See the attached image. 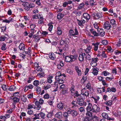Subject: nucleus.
<instances>
[{
  "label": "nucleus",
  "mask_w": 121,
  "mask_h": 121,
  "mask_svg": "<svg viewBox=\"0 0 121 121\" xmlns=\"http://www.w3.org/2000/svg\"><path fill=\"white\" fill-rule=\"evenodd\" d=\"M22 5L25 7L24 9L27 11H29L30 9L35 7V5L32 3H29L28 2L23 3Z\"/></svg>",
  "instance_id": "f257e3e1"
},
{
  "label": "nucleus",
  "mask_w": 121,
  "mask_h": 121,
  "mask_svg": "<svg viewBox=\"0 0 121 121\" xmlns=\"http://www.w3.org/2000/svg\"><path fill=\"white\" fill-rule=\"evenodd\" d=\"M69 111L68 112L69 114H71L73 118L76 117L78 114V112L76 110L69 109Z\"/></svg>",
  "instance_id": "f03ea898"
},
{
  "label": "nucleus",
  "mask_w": 121,
  "mask_h": 121,
  "mask_svg": "<svg viewBox=\"0 0 121 121\" xmlns=\"http://www.w3.org/2000/svg\"><path fill=\"white\" fill-rule=\"evenodd\" d=\"M92 16L94 19L97 20L103 17L102 13H94L93 14Z\"/></svg>",
  "instance_id": "7ed1b4c3"
},
{
  "label": "nucleus",
  "mask_w": 121,
  "mask_h": 121,
  "mask_svg": "<svg viewBox=\"0 0 121 121\" xmlns=\"http://www.w3.org/2000/svg\"><path fill=\"white\" fill-rule=\"evenodd\" d=\"M81 91V94L83 96L84 98H85V97L87 98L89 96V92L88 91H85V88H84Z\"/></svg>",
  "instance_id": "20e7f679"
},
{
  "label": "nucleus",
  "mask_w": 121,
  "mask_h": 121,
  "mask_svg": "<svg viewBox=\"0 0 121 121\" xmlns=\"http://www.w3.org/2000/svg\"><path fill=\"white\" fill-rule=\"evenodd\" d=\"M99 110V108L96 104H94L92 107V112H93L97 113Z\"/></svg>",
  "instance_id": "39448f33"
},
{
  "label": "nucleus",
  "mask_w": 121,
  "mask_h": 121,
  "mask_svg": "<svg viewBox=\"0 0 121 121\" xmlns=\"http://www.w3.org/2000/svg\"><path fill=\"white\" fill-rule=\"evenodd\" d=\"M98 59L97 57L92 58V61L90 63L91 65L93 67L96 66L97 65V62Z\"/></svg>",
  "instance_id": "423d86ee"
},
{
  "label": "nucleus",
  "mask_w": 121,
  "mask_h": 121,
  "mask_svg": "<svg viewBox=\"0 0 121 121\" xmlns=\"http://www.w3.org/2000/svg\"><path fill=\"white\" fill-rule=\"evenodd\" d=\"M103 27L105 29L110 30L111 27V25L108 21H106L104 23Z\"/></svg>",
  "instance_id": "0eeeda50"
},
{
  "label": "nucleus",
  "mask_w": 121,
  "mask_h": 121,
  "mask_svg": "<svg viewBox=\"0 0 121 121\" xmlns=\"http://www.w3.org/2000/svg\"><path fill=\"white\" fill-rule=\"evenodd\" d=\"M101 115L103 117V118L107 119V120H108L110 121V120H112L113 121L114 120L113 118H111L110 117H109L108 114L107 113L103 112L102 113Z\"/></svg>",
  "instance_id": "6e6552de"
},
{
  "label": "nucleus",
  "mask_w": 121,
  "mask_h": 121,
  "mask_svg": "<svg viewBox=\"0 0 121 121\" xmlns=\"http://www.w3.org/2000/svg\"><path fill=\"white\" fill-rule=\"evenodd\" d=\"M84 57L86 58V54L85 53L81 52L79 55L78 59L81 62L83 61L84 60Z\"/></svg>",
  "instance_id": "1a4fd4ad"
},
{
  "label": "nucleus",
  "mask_w": 121,
  "mask_h": 121,
  "mask_svg": "<svg viewBox=\"0 0 121 121\" xmlns=\"http://www.w3.org/2000/svg\"><path fill=\"white\" fill-rule=\"evenodd\" d=\"M73 54L69 56L71 62H73L74 61L77 60V58L78 57V56L76 53H73Z\"/></svg>",
  "instance_id": "9d476101"
},
{
  "label": "nucleus",
  "mask_w": 121,
  "mask_h": 121,
  "mask_svg": "<svg viewBox=\"0 0 121 121\" xmlns=\"http://www.w3.org/2000/svg\"><path fill=\"white\" fill-rule=\"evenodd\" d=\"M75 69L78 76H80L82 75L81 69L78 66H76L75 67Z\"/></svg>",
  "instance_id": "9b49d317"
},
{
  "label": "nucleus",
  "mask_w": 121,
  "mask_h": 121,
  "mask_svg": "<svg viewBox=\"0 0 121 121\" xmlns=\"http://www.w3.org/2000/svg\"><path fill=\"white\" fill-rule=\"evenodd\" d=\"M116 22L114 19L111 20L110 21V24L111 25V27L115 29L117 28V24L116 23Z\"/></svg>",
  "instance_id": "f8f14e48"
},
{
  "label": "nucleus",
  "mask_w": 121,
  "mask_h": 121,
  "mask_svg": "<svg viewBox=\"0 0 121 121\" xmlns=\"http://www.w3.org/2000/svg\"><path fill=\"white\" fill-rule=\"evenodd\" d=\"M58 108L60 110L63 109L64 107V104L61 102H60L57 104V105Z\"/></svg>",
  "instance_id": "ddd939ff"
},
{
  "label": "nucleus",
  "mask_w": 121,
  "mask_h": 121,
  "mask_svg": "<svg viewBox=\"0 0 121 121\" xmlns=\"http://www.w3.org/2000/svg\"><path fill=\"white\" fill-rule=\"evenodd\" d=\"M62 114L61 112H57L55 115V117L59 119H61L62 118Z\"/></svg>",
  "instance_id": "4468645a"
},
{
  "label": "nucleus",
  "mask_w": 121,
  "mask_h": 121,
  "mask_svg": "<svg viewBox=\"0 0 121 121\" xmlns=\"http://www.w3.org/2000/svg\"><path fill=\"white\" fill-rule=\"evenodd\" d=\"M90 31L95 36L97 37L99 36V34L96 31L93 29H91L90 30Z\"/></svg>",
  "instance_id": "2eb2a0df"
},
{
  "label": "nucleus",
  "mask_w": 121,
  "mask_h": 121,
  "mask_svg": "<svg viewBox=\"0 0 121 121\" xmlns=\"http://www.w3.org/2000/svg\"><path fill=\"white\" fill-rule=\"evenodd\" d=\"M99 44V43L98 42H97L95 43H92V45L94 46V50L95 51H97V50Z\"/></svg>",
  "instance_id": "dca6fc26"
},
{
  "label": "nucleus",
  "mask_w": 121,
  "mask_h": 121,
  "mask_svg": "<svg viewBox=\"0 0 121 121\" xmlns=\"http://www.w3.org/2000/svg\"><path fill=\"white\" fill-rule=\"evenodd\" d=\"M77 20L78 22V24L79 26H83V24L85 23L86 22V21L84 19L80 20L77 18Z\"/></svg>",
  "instance_id": "f3484780"
},
{
  "label": "nucleus",
  "mask_w": 121,
  "mask_h": 121,
  "mask_svg": "<svg viewBox=\"0 0 121 121\" xmlns=\"http://www.w3.org/2000/svg\"><path fill=\"white\" fill-rule=\"evenodd\" d=\"M84 17L87 20H89L91 18V16L87 13H85L83 14Z\"/></svg>",
  "instance_id": "a211bd4d"
},
{
  "label": "nucleus",
  "mask_w": 121,
  "mask_h": 121,
  "mask_svg": "<svg viewBox=\"0 0 121 121\" xmlns=\"http://www.w3.org/2000/svg\"><path fill=\"white\" fill-rule=\"evenodd\" d=\"M49 55V58L52 60H54L56 58V56L53 53H50Z\"/></svg>",
  "instance_id": "6ab92c4d"
},
{
  "label": "nucleus",
  "mask_w": 121,
  "mask_h": 121,
  "mask_svg": "<svg viewBox=\"0 0 121 121\" xmlns=\"http://www.w3.org/2000/svg\"><path fill=\"white\" fill-rule=\"evenodd\" d=\"M53 115V112H50L47 114L46 117L49 120H50L52 118V117Z\"/></svg>",
  "instance_id": "aec40b11"
},
{
  "label": "nucleus",
  "mask_w": 121,
  "mask_h": 121,
  "mask_svg": "<svg viewBox=\"0 0 121 121\" xmlns=\"http://www.w3.org/2000/svg\"><path fill=\"white\" fill-rule=\"evenodd\" d=\"M92 104L90 103L88 104V106L86 108V110L87 112L92 111Z\"/></svg>",
  "instance_id": "412c9836"
},
{
  "label": "nucleus",
  "mask_w": 121,
  "mask_h": 121,
  "mask_svg": "<svg viewBox=\"0 0 121 121\" xmlns=\"http://www.w3.org/2000/svg\"><path fill=\"white\" fill-rule=\"evenodd\" d=\"M64 14L61 13H58L57 16V18L59 20H60L63 17Z\"/></svg>",
  "instance_id": "4be33fe9"
},
{
  "label": "nucleus",
  "mask_w": 121,
  "mask_h": 121,
  "mask_svg": "<svg viewBox=\"0 0 121 121\" xmlns=\"http://www.w3.org/2000/svg\"><path fill=\"white\" fill-rule=\"evenodd\" d=\"M93 71L92 73H93L95 75H97L98 73L99 70L97 68H93L92 69Z\"/></svg>",
  "instance_id": "5701e85b"
},
{
  "label": "nucleus",
  "mask_w": 121,
  "mask_h": 121,
  "mask_svg": "<svg viewBox=\"0 0 121 121\" xmlns=\"http://www.w3.org/2000/svg\"><path fill=\"white\" fill-rule=\"evenodd\" d=\"M30 31L31 33H28L29 34L28 36L30 38H31L32 36L33 37V35L35 32H36V30H30Z\"/></svg>",
  "instance_id": "b1692460"
},
{
  "label": "nucleus",
  "mask_w": 121,
  "mask_h": 121,
  "mask_svg": "<svg viewBox=\"0 0 121 121\" xmlns=\"http://www.w3.org/2000/svg\"><path fill=\"white\" fill-rule=\"evenodd\" d=\"M38 19H39L38 22L39 24H40L43 23V17L40 14Z\"/></svg>",
  "instance_id": "393cba45"
},
{
  "label": "nucleus",
  "mask_w": 121,
  "mask_h": 121,
  "mask_svg": "<svg viewBox=\"0 0 121 121\" xmlns=\"http://www.w3.org/2000/svg\"><path fill=\"white\" fill-rule=\"evenodd\" d=\"M57 30L56 32L58 35H60L62 34V31L60 28L57 27Z\"/></svg>",
  "instance_id": "a878e982"
},
{
  "label": "nucleus",
  "mask_w": 121,
  "mask_h": 121,
  "mask_svg": "<svg viewBox=\"0 0 121 121\" xmlns=\"http://www.w3.org/2000/svg\"><path fill=\"white\" fill-rule=\"evenodd\" d=\"M20 99V98H17V97H13L12 99L13 101V103H18Z\"/></svg>",
  "instance_id": "bb28decb"
},
{
  "label": "nucleus",
  "mask_w": 121,
  "mask_h": 121,
  "mask_svg": "<svg viewBox=\"0 0 121 121\" xmlns=\"http://www.w3.org/2000/svg\"><path fill=\"white\" fill-rule=\"evenodd\" d=\"M37 75L40 78H43L45 76L44 73L42 71L40 72L39 73H38Z\"/></svg>",
  "instance_id": "cd10ccee"
},
{
  "label": "nucleus",
  "mask_w": 121,
  "mask_h": 121,
  "mask_svg": "<svg viewBox=\"0 0 121 121\" xmlns=\"http://www.w3.org/2000/svg\"><path fill=\"white\" fill-rule=\"evenodd\" d=\"M52 85L50 83H48L46 86L45 85L44 86V89L45 90H47L49 88H50L52 86Z\"/></svg>",
  "instance_id": "c85d7f7f"
},
{
  "label": "nucleus",
  "mask_w": 121,
  "mask_h": 121,
  "mask_svg": "<svg viewBox=\"0 0 121 121\" xmlns=\"http://www.w3.org/2000/svg\"><path fill=\"white\" fill-rule=\"evenodd\" d=\"M78 104L80 106H82L83 105V104L84 103V100L83 99H80V98H79V99L78 100Z\"/></svg>",
  "instance_id": "c756f323"
},
{
  "label": "nucleus",
  "mask_w": 121,
  "mask_h": 121,
  "mask_svg": "<svg viewBox=\"0 0 121 121\" xmlns=\"http://www.w3.org/2000/svg\"><path fill=\"white\" fill-rule=\"evenodd\" d=\"M65 60L66 62H71V60L69 56H66L65 58Z\"/></svg>",
  "instance_id": "7c9ffc66"
},
{
  "label": "nucleus",
  "mask_w": 121,
  "mask_h": 121,
  "mask_svg": "<svg viewBox=\"0 0 121 121\" xmlns=\"http://www.w3.org/2000/svg\"><path fill=\"white\" fill-rule=\"evenodd\" d=\"M25 48L24 44L22 43H20L19 46V48L21 50H23Z\"/></svg>",
  "instance_id": "2f4dec72"
},
{
  "label": "nucleus",
  "mask_w": 121,
  "mask_h": 121,
  "mask_svg": "<svg viewBox=\"0 0 121 121\" xmlns=\"http://www.w3.org/2000/svg\"><path fill=\"white\" fill-rule=\"evenodd\" d=\"M33 108L34 109L36 108V107L33 105L29 104L27 105V109H31Z\"/></svg>",
  "instance_id": "473e14b6"
},
{
  "label": "nucleus",
  "mask_w": 121,
  "mask_h": 121,
  "mask_svg": "<svg viewBox=\"0 0 121 121\" xmlns=\"http://www.w3.org/2000/svg\"><path fill=\"white\" fill-rule=\"evenodd\" d=\"M21 95L19 94V92H16L13 94V97H17L20 98Z\"/></svg>",
  "instance_id": "72a5a7b5"
},
{
  "label": "nucleus",
  "mask_w": 121,
  "mask_h": 121,
  "mask_svg": "<svg viewBox=\"0 0 121 121\" xmlns=\"http://www.w3.org/2000/svg\"><path fill=\"white\" fill-rule=\"evenodd\" d=\"M53 23L52 22H50L48 24V25L49 26L48 30L50 32L52 31L53 29V25H52Z\"/></svg>",
  "instance_id": "f704fd0d"
},
{
  "label": "nucleus",
  "mask_w": 121,
  "mask_h": 121,
  "mask_svg": "<svg viewBox=\"0 0 121 121\" xmlns=\"http://www.w3.org/2000/svg\"><path fill=\"white\" fill-rule=\"evenodd\" d=\"M68 91V89L67 88H66L61 90V93L62 94L65 95L67 93Z\"/></svg>",
  "instance_id": "c9c22d12"
},
{
  "label": "nucleus",
  "mask_w": 121,
  "mask_h": 121,
  "mask_svg": "<svg viewBox=\"0 0 121 121\" xmlns=\"http://www.w3.org/2000/svg\"><path fill=\"white\" fill-rule=\"evenodd\" d=\"M41 31L39 30L37 33L34 35L33 36V38H35L37 37H39L40 36V35H39V34H41Z\"/></svg>",
  "instance_id": "e433bc0d"
},
{
  "label": "nucleus",
  "mask_w": 121,
  "mask_h": 121,
  "mask_svg": "<svg viewBox=\"0 0 121 121\" xmlns=\"http://www.w3.org/2000/svg\"><path fill=\"white\" fill-rule=\"evenodd\" d=\"M75 86L74 85H72L70 88V91H71V94L74 92L75 91Z\"/></svg>",
  "instance_id": "4c0bfd02"
},
{
  "label": "nucleus",
  "mask_w": 121,
  "mask_h": 121,
  "mask_svg": "<svg viewBox=\"0 0 121 121\" xmlns=\"http://www.w3.org/2000/svg\"><path fill=\"white\" fill-rule=\"evenodd\" d=\"M41 88L39 86H37L36 88V91L38 94H39L41 92Z\"/></svg>",
  "instance_id": "58836bf2"
},
{
  "label": "nucleus",
  "mask_w": 121,
  "mask_h": 121,
  "mask_svg": "<svg viewBox=\"0 0 121 121\" xmlns=\"http://www.w3.org/2000/svg\"><path fill=\"white\" fill-rule=\"evenodd\" d=\"M112 101L111 100H110L107 101L105 102L106 104L108 106H110L112 104Z\"/></svg>",
  "instance_id": "ea45409f"
},
{
  "label": "nucleus",
  "mask_w": 121,
  "mask_h": 121,
  "mask_svg": "<svg viewBox=\"0 0 121 121\" xmlns=\"http://www.w3.org/2000/svg\"><path fill=\"white\" fill-rule=\"evenodd\" d=\"M33 84L34 86H35L37 87L39 85V82L38 80H35L33 82Z\"/></svg>",
  "instance_id": "a19ab883"
},
{
  "label": "nucleus",
  "mask_w": 121,
  "mask_h": 121,
  "mask_svg": "<svg viewBox=\"0 0 121 121\" xmlns=\"http://www.w3.org/2000/svg\"><path fill=\"white\" fill-rule=\"evenodd\" d=\"M68 111H69V109L68 110L67 112H65L63 113V116L64 117L66 118H67L68 117V116H69V113L68 112Z\"/></svg>",
  "instance_id": "79ce46f5"
},
{
  "label": "nucleus",
  "mask_w": 121,
  "mask_h": 121,
  "mask_svg": "<svg viewBox=\"0 0 121 121\" xmlns=\"http://www.w3.org/2000/svg\"><path fill=\"white\" fill-rule=\"evenodd\" d=\"M2 88L4 91H6L9 88L5 84L3 85L2 86Z\"/></svg>",
  "instance_id": "37998d69"
},
{
  "label": "nucleus",
  "mask_w": 121,
  "mask_h": 121,
  "mask_svg": "<svg viewBox=\"0 0 121 121\" xmlns=\"http://www.w3.org/2000/svg\"><path fill=\"white\" fill-rule=\"evenodd\" d=\"M86 87L87 88V89H89L90 91L92 89V87L91 86V84L90 82H89L86 84Z\"/></svg>",
  "instance_id": "c03bdc74"
},
{
  "label": "nucleus",
  "mask_w": 121,
  "mask_h": 121,
  "mask_svg": "<svg viewBox=\"0 0 121 121\" xmlns=\"http://www.w3.org/2000/svg\"><path fill=\"white\" fill-rule=\"evenodd\" d=\"M34 116H35V117L32 118V119H33L34 120H35L37 119H40V117L39 114H35L34 115Z\"/></svg>",
  "instance_id": "a18cd8bd"
},
{
  "label": "nucleus",
  "mask_w": 121,
  "mask_h": 121,
  "mask_svg": "<svg viewBox=\"0 0 121 121\" xmlns=\"http://www.w3.org/2000/svg\"><path fill=\"white\" fill-rule=\"evenodd\" d=\"M6 45L4 43H3V44L2 45L1 49L2 50L5 51L7 49L6 47Z\"/></svg>",
  "instance_id": "49530a36"
},
{
  "label": "nucleus",
  "mask_w": 121,
  "mask_h": 121,
  "mask_svg": "<svg viewBox=\"0 0 121 121\" xmlns=\"http://www.w3.org/2000/svg\"><path fill=\"white\" fill-rule=\"evenodd\" d=\"M16 89L15 86L14 85L11 86L9 89V90L11 91H13L15 90Z\"/></svg>",
  "instance_id": "de8ad7c7"
},
{
  "label": "nucleus",
  "mask_w": 121,
  "mask_h": 121,
  "mask_svg": "<svg viewBox=\"0 0 121 121\" xmlns=\"http://www.w3.org/2000/svg\"><path fill=\"white\" fill-rule=\"evenodd\" d=\"M72 95H74L76 97H78L80 95L79 94V93L77 91H75L72 94Z\"/></svg>",
  "instance_id": "09e8293b"
},
{
  "label": "nucleus",
  "mask_w": 121,
  "mask_h": 121,
  "mask_svg": "<svg viewBox=\"0 0 121 121\" xmlns=\"http://www.w3.org/2000/svg\"><path fill=\"white\" fill-rule=\"evenodd\" d=\"M64 37L63 36H62L61 37V39L60 40V43L62 45H64L65 43L64 39Z\"/></svg>",
  "instance_id": "8fccbe9b"
},
{
  "label": "nucleus",
  "mask_w": 121,
  "mask_h": 121,
  "mask_svg": "<svg viewBox=\"0 0 121 121\" xmlns=\"http://www.w3.org/2000/svg\"><path fill=\"white\" fill-rule=\"evenodd\" d=\"M39 115H40V117L42 119H44L45 117V115L44 113L43 112H41L39 113Z\"/></svg>",
  "instance_id": "3c124183"
},
{
  "label": "nucleus",
  "mask_w": 121,
  "mask_h": 121,
  "mask_svg": "<svg viewBox=\"0 0 121 121\" xmlns=\"http://www.w3.org/2000/svg\"><path fill=\"white\" fill-rule=\"evenodd\" d=\"M40 14L39 13L37 15H33L32 17V18L33 19H38L40 15Z\"/></svg>",
  "instance_id": "603ef678"
},
{
  "label": "nucleus",
  "mask_w": 121,
  "mask_h": 121,
  "mask_svg": "<svg viewBox=\"0 0 121 121\" xmlns=\"http://www.w3.org/2000/svg\"><path fill=\"white\" fill-rule=\"evenodd\" d=\"M93 26L96 29L99 28V25L98 23L97 22H95L93 24Z\"/></svg>",
  "instance_id": "864d4df0"
},
{
  "label": "nucleus",
  "mask_w": 121,
  "mask_h": 121,
  "mask_svg": "<svg viewBox=\"0 0 121 121\" xmlns=\"http://www.w3.org/2000/svg\"><path fill=\"white\" fill-rule=\"evenodd\" d=\"M53 78V77L51 76L48 77V79L47 82H48L49 83H51L52 82V79Z\"/></svg>",
  "instance_id": "5fc2aeb1"
},
{
  "label": "nucleus",
  "mask_w": 121,
  "mask_h": 121,
  "mask_svg": "<svg viewBox=\"0 0 121 121\" xmlns=\"http://www.w3.org/2000/svg\"><path fill=\"white\" fill-rule=\"evenodd\" d=\"M28 110L27 112V113L28 114L30 115H31L33 114L34 113V111L32 109H28Z\"/></svg>",
  "instance_id": "6e6d98bb"
},
{
  "label": "nucleus",
  "mask_w": 121,
  "mask_h": 121,
  "mask_svg": "<svg viewBox=\"0 0 121 121\" xmlns=\"http://www.w3.org/2000/svg\"><path fill=\"white\" fill-rule=\"evenodd\" d=\"M87 112L86 115L87 116L89 117H92V113L90 112Z\"/></svg>",
  "instance_id": "4d7b16f0"
},
{
  "label": "nucleus",
  "mask_w": 121,
  "mask_h": 121,
  "mask_svg": "<svg viewBox=\"0 0 121 121\" xmlns=\"http://www.w3.org/2000/svg\"><path fill=\"white\" fill-rule=\"evenodd\" d=\"M105 53V51H103L102 52L101 55L102 57L104 58H106L107 57V56Z\"/></svg>",
  "instance_id": "13d9d810"
},
{
  "label": "nucleus",
  "mask_w": 121,
  "mask_h": 121,
  "mask_svg": "<svg viewBox=\"0 0 121 121\" xmlns=\"http://www.w3.org/2000/svg\"><path fill=\"white\" fill-rule=\"evenodd\" d=\"M49 95L47 93L46 94L43 96V98L45 99H48L49 98Z\"/></svg>",
  "instance_id": "bf43d9fd"
},
{
  "label": "nucleus",
  "mask_w": 121,
  "mask_h": 121,
  "mask_svg": "<svg viewBox=\"0 0 121 121\" xmlns=\"http://www.w3.org/2000/svg\"><path fill=\"white\" fill-rule=\"evenodd\" d=\"M69 35L74 36V31L72 29H70L69 31Z\"/></svg>",
  "instance_id": "052dcab7"
},
{
  "label": "nucleus",
  "mask_w": 121,
  "mask_h": 121,
  "mask_svg": "<svg viewBox=\"0 0 121 121\" xmlns=\"http://www.w3.org/2000/svg\"><path fill=\"white\" fill-rule=\"evenodd\" d=\"M78 31L76 28H75L74 30V36H75V35H78Z\"/></svg>",
  "instance_id": "680f3d73"
},
{
  "label": "nucleus",
  "mask_w": 121,
  "mask_h": 121,
  "mask_svg": "<svg viewBox=\"0 0 121 121\" xmlns=\"http://www.w3.org/2000/svg\"><path fill=\"white\" fill-rule=\"evenodd\" d=\"M36 27V25L35 24H32L30 25V27L31 28V30H35L34 28Z\"/></svg>",
  "instance_id": "e2e57ef3"
},
{
  "label": "nucleus",
  "mask_w": 121,
  "mask_h": 121,
  "mask_svg": "<svg viewBox=\"0 0 121 121\" xmlns=\"http://www.w3.org/2000/svg\"><path fill=\"white\" fill-rule=\"evenodd\" d=\"M112 73L115 75L117 74V69L115 68L112 69Z\"/></svg>",
  "instance_id": "0e129e2a"
},
{
  "label": "nucleus",
  "mask_w": 121,
  "mask_h": 121,
  "mask_svg": "<svg viewBox=\"0 0 121 121\" xmlns=\"http://www.w3.org/2000/svg\"><path fill=\"white\" fill-rule=\"evenodd\" d=\"M78 109L79 110V112L81 113L84 112L85 111V110L84 108L82 107H80Z\"/></svg>",
  "instance_id": "69168bd1"
},
{
  "label": "nucleus",
  "mask_w": 121,
  "mask_h": 121,
  "mask_svg": "<svg viewBox=\"0 0 121 121\" xmlns=\"http://www.w3.org/2000/svg\"><path fill=\"white\" fill-rule=\"evenodd\" d=\"M33 93H32L27 96V97L29 99H30L33 98Z\"/></svg>",
  "instance_id": "338daca9"
},
{
  "label": "nucleus",
  "mask_w": 121,
  "mask_h": 121,
  "mask_svg": "<svg viewBox=\"0 0 121 121\" xmlns=\"http://www.w3.org/2000/svg\"><path fill=\"white\" fill-rule=\"evenodd\" d=\"M93 121H98L99 118L97 116H94L93 118Z\"/></svg>",
  "instance_id": "774afa93"
}]
</instances>
